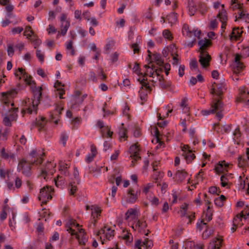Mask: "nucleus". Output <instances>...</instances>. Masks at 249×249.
Instances as JSON below:
<instances>
[{
	"label": "nucleus",
	"mask_w": 249,
	"mask_h": 249,
	"mask_svg": "<svg viewBox=\"0 0 249 249\" xmlns=\"http://www.w3.org/2000/svg\"><path fill=\"white\" fill-rule=\"evenodd\" d=\"M151 59H153V60H154L157 63V64L159 65H161L163 63V61L161 59V56L160 55V54H159L158 53H154V54L152 53L151 57L148 56V58H146V60L147 61V62L148 63L151 62L150 60H151Z\"/></svg>",
	"instance_id": "obj_36"
},
{
	"label": "nucleus",
	"mask_w": 249,
	"mask_h": 249,
	"mask_svg": "<svg viewBox=\"0 0 249 249\" xmlns=\"http://www.w3.org/2000/svg\"><path fill=\"white\" fill-rule=\"evenodd\" d=\"M242 33V31L239 28H234L230 35L231 40H237L239 39Z\"/></svg>",
	"instance_id": "obj_33"
},
{
	"label": "nucleus",
	"mask_w": 249,
	"mask_h": 249,
	"mask_svg": "<svg viewBox=\"0 0 249 249\" xmlns=\"http://www.w3.org/2000/svg\"><path fill=\"white\" fill-rule=\"evenodd\" d=\"M162 35L166 39L170 40L172 38V34L168 30H164L162 32Z\"/></svg>",
	"instance_id": "obj_59"
},
{
	"label": "nucleus",
	"mask_w": 249,
	"mask_h": 249,
	"mask_svg": "<svg viewBox=\"0 0 249 249\" xmlns=\"http://www.w3.org/2000/svg\"><path fill=\"white\" fill-rule=\"evenodd\" d=\"M61 21V34L63 36L66 35L70 27V21L67 19V15L62 14L60 17Z\"/></svg>",
	"instance_id": "obj_19"
},
{
	"label": "nucleus",
	"mask_w": 249,
	"mask_h": 249,
	"mask_svg": "<svg viewBox=\"0 0 249 249\" xmlns=\"http://www.w3.org/2000/svg\"><path fill=\"white\" fill-rule=\"evenodd\" d=\"M73 176L74 181H73V182H70L68 188L69 193L70 195H74L77 190V188L76 186L75 185V182H76L77 183H78L79 182L78 172L76 169H74Z\"/></svg>",
	"instance_id": "obj_21"
},
{
	"label": "nucleus",
	"mask_w": 249,
	"mask_h": 249,
	"mask_svg": "<svg viewBox=\"0 0 249 249\" xmlns=\"http://www.w3.org/2000/svg\"><path fill=\"white\" fill-rule=\"evenodd\" d=\"M243 6V3L241 1H239L233 4H230V7L233 10H242Z\"/></svg>",
	"instance_id": "obj_54"
},
{
	"label": "nucleus",
	"mask_w": 249,
	"mask_h": 249,
	"mask_svg": "<svg viewBox=\"0 0 249 249\" xmlns=\"http://www.w3.org/2000/svg\"><path fill=\"white\" fill-rule=\"evenodd\" d=\"M196 11V8L195 7L194 4L193 2H190L188 5V14L190 16L194 15Z\"/></svg>",
	"instance_id": "obj_53"
},
{
	"label": "nucleus",
	"mask_w": 249,
	"mask_h": 249,
	"mask_svg": "<svg viewBox=\"0 0 249 249\" xmlns=\"http://www.w3.org/2000/svg\"><path fill=\"white\" fill-rule=\"evenodd\" d=\"M152 142L153 144L155 145V148L156 149H161L164 146V143L160 140L159 137L157 135L154 137L152 140Z\"/></svg>",
	"instance_id": "obj_37"
},
{
	"label": "nucleus",
	"mask_w": 249,
	"mask_h": 249,
	"mask_svg": "<svg viewBox=\"0 0 249 249\" xmlns=\"http://www.w3.org/2000/svg\"><path fill=\"white\" fill-rule=\"evenodd\" d=\"M68 168V165L64 162L61 161L59 164V170L61 171L64 174L66 173V170Z\"/></svg>",
	"instance_id": "obj_57"
},
{
	"label": "nucleus",
	"mask_w": 249,
	"mask_h": 249,
	"mask_svg": "<svg viewBox=\"0 0 249 249\" xmlns=\"http://www.w3.org/2000/svg\"><path fill=\"white\" fill-rule=\"evenodd\" d=\"M199 49L200 52H205L204 50L206 49L211 45V41L207 39H200L198 42Z\"/></svg>",
	"instance_id": "obj_32"
},
{
	"label": "nucleus",
	"mask_w": 249,
	"mask_h": 249,
	"mask_svg": "<svg viewBox=\"0 0 249 249\" xmlns=\"http://www.w3.org/2000/svg\"><path fill=\"white\" fill-rule=\"evenodd\" d=\"M17 94V90L16 89H11L6 92L2 93V100L3 102L7 105L10 103L11 108L9 109V111H12V113L10 114V117L6 116L4 118L3 122L5 125L9 126L11 125V121L15 120L17 117V113L18 112V108L13 107L14 104L10 102V100L14 98Z\"/></svg>",
	"instance_id": "obj_2"
},
{
	"label": "nucleus",
	"mask_w": 249,
	"mask_h": 249,
	"mask_svg": "<svg viewBox=\"0 0 249 249\" xmlns=\"http://www.w3.org/2000/svg\"><path fill=\"white\" fill-rule=\"evenodd\" d=\"M147 48H148L147 52L148 53V56L151 57V55H152V52H150V49H151L152 48H153L154 47V42L151 39H149L147 41Z\"/></svg>",
	"instance_id": "obj_55"
},
{
	"label": "nucleus",
	"mask_w": 249,
	"mask_h": 249,
	"mask_svg": "<svg viewBox=\"0 0 249 249\" xmlns=\"http://www.w3.org/2000/svg\"><path fill=\"white\" fill-rule=\"evenodd\" d=\"M213 211L210 209V206H208L206 211H204L203 217L206 220L209 221L212 219Z\"/></svg>",
	"instance_id": "obj_43"
},
{
	"label": "nucleus",
	"mask_w": 249,
	"mask_h": 249,
	"mask_svg": "<svg viewBox=\"0 0 249 249\" xmlns=\"http://www.w3.org/2000/svg\"><path fill=\"white\" fill-rule=\"evenodd\" d=\"M238 18H243L247 21L248 19L249 20V13H246V11L242 10L238 13Z\"/></svg>",
	"instance_id": "obj_52"
},
{
	"label": "nucleus",
	"mask_w": 249,
	"mask_h": 249,
	"mask_svg": "<svg viewBox=\"0 0 249 249\" xmlns=\"http://www.w3.org/2000/svg\"><path fill=\"white\" fill-rule=\"evenodd\" d=\"M59 236L57 232H54L53 235L50 238V241L53 243L59 239Z\"/></svg>",
	"instance_id": "obj_63"
},
{
	"label": "nucleus",
	"mask_w": 249,
	"mask_h": 249,
	"mask_svg": "<svg viewBox=\"0 0 249 249\" xmlns=\"http://www.w3.org/2000/svg\"><path fill=\"white\" fill-rule=\"evenodd\" d=\"M213 6L214 9L218 12V17L222 23L221 28H224L225 23L227 20V16L224 4H221L219 1H216L213 3Z\"/></svg>",
	"instance_id": "obj_7"
},
{
	"label": "nucleus",
	"mask_w": 249,
	"mask_h": 249,
	"mask_svg": "<svg viewBox=\"0 0 249 249\" xmlns=\"http://www.w3.org/2000/svg\"><path fill=\"white\" fill-rule=\"evenodd\" d=\"M43 154V152L37 153L36 151L34 149L30 153V156L32 158L36 157L38 159L37 162L41 163L42 162V157Z\"/></svg>",
	"instance_id": "obj_42"
},
{
	"label": "nucleus",
	"mask_w": 249,
	"mask_h": 249,
	"mask_svg": "<svg viewBox=\"0 0 249 249\" xmlns=\"http://www.w3.org/2000/svg\"><path fill=\"white\" fill-rule=\"evenodd\" d=\"M163 110L164 112L163 113L162 116H161L160 114H159L158 116L159 120H161L162 121V117L164 118L168 116L169 113H171L172 111V108L170 106L168 105L163 109Z\"/></svg>",
	"instance_id": "obj_44"
},
{
	"label": "nucleus",
	"mask_w": 249,
	"mask_h": 249,
	"mask_svg": "<svg viewBox=\"0 0 249 249\" xmlns=\"http://www.w3.org/2000/svg\"><path fill=\"white\" fill-rule=\"evenodd\" d=\"M23 35L25 36L27 38L32 36L34 35V32L32 31L31 27L30 26H27L25 28L24 32L23 33Z\"/></svg>",
	"instance_id": "obj_48"
},
{
	"label": "nucleus",
	"mask_w": 249,
	"mask_h": 249,
	"mask_svg": "<svg viewBox=\"0 0 249 249\" xmlns=\"http://www.w3.org/2000/svg\"><path fill=\"white\" fill-rule=\"evenodd\" d=\"M140 149L137 144L132 145L129 149V151L126 152V154L128 156L130 154V157L131 158L132 161L131 166H133L135 165L134 161H137L140 159L139 156Z\"/></svg>",
	"instance_id": "obj_12"
},
{
	"label": "nucleus",
	"mask_w": 249,
	"mask_h": 249,
	"mask_svg": "<svg viewBox=\"0 0 249 249\" xmlns=\"http://www.w3.org/2000/svg\"><path fill=\"white\" fill-rule=\"evenodd\" d=\"M238 164L239 167H245L249 165V148L246 149L245 155L238 157Z\"/></svg>",
	"instance_id": "obj_23"
},
{
	"label": "nucleus",
	"mask_w": 249,
	"mask_h": 249,
	"mask_svg": "<svg viewBox=\"0 0 249 249\" xmlns=\"http://www.w3.org/2000/svg\"><path fill=\"white\" fill-rule=\"evenodd\" d=\"M249 91H246V88L245 87H242L239 89V96L238 97V100L239 101L244 102L246 100L247 101V104L249 105Z\"/></svg>",
	"instance_id": "obj_27"
},
{
	"label": "nucleus",
	"mask_w": 249,
	"mask_h": 249,
	"mask_svg": "<svg viewBox=\"0 0 249 249\" xmlns=\"http://www.w3.org/2000/svg\"><path fill=\"white\" fill-rule=\"evenodd\" d=\"M182 33L184 36H186L189 38L194 36L199 38L201 32L200 30L197 29L191 30L188 25L184 24L182 27Z\"/></svg>",
	"instance_id": "obj_14"
},
{
	"label": "nucleus",
	"mask_w": 249,
	"mask_h": 249,
	"mask_svg": "<svg viewBox=\"0 0 249 249\" xmlns=\"http://www.w3.org/2000/svg\"><path fill=\"white\" fill-rule=\"evenodd\" d=\"M185 249H202L203 245L200 243H195L194 242L188 241L185 245Z\"/></svg>",
	"instance_id": "obj_35"
},
{
	"label": "nucleus",
	"mask_w": 249,
	"mask_h": 249,
	"mask_svg": "<svg viewBox=\"0 0 249 249\" xmlns=\"http://www.w3.org/2000/svg\"><path fill=\"white\" fill-rule=\"evenodd\" d=\"M72 44L73 42L71 40L67 41L65 43V48L67 53L71 55H73L75 53Z\"/></svg>",
	"instance_id": "obj_39"
},
{
	"label": "nucleus",
	"mask_w": 249,
	"mask_h": 249,
	"mask_svg": "<svg viewBox=\"0 0 249 249\" xmlns=\"http://www.w3.org/2000/svg\"><path fill=\"white\" fill-rule=\"evenodd\" d=\"M230 168L229 164L225 160L219 161L214 167L215 172L217 174H220L226 172Z\"/></svg>",
	"instance_id": "obj_20"
},
{
	"label": "nucleus",
	"mask_w": 249,
	"mask_h": 249,
	"mask_svg": "<svg viewBox=\"0 0 249 249\" xmlns=\"http://www.w3.org/2000/svg\"><path fill=\"white\" fill-rule=\"evenodd\" d=\"M186 175L185 171L183 170L178 171L176 174V178L181 182L185 178Z\"/></svg>",
	"instance_id": "obj_47"
},
{
	"label": "nucleus",
	"mask_w": 249,
	"mask_h": 249,
	"mask_svg": "<svg viewBox=\"0 0 249 249\" xmlns=\"http://www.w3.org/2000/svg\"><path fill=\"white\" fill-rule=\"evenodd\" d=\"M162 53L164 57H166L170 54L172 58V64L178 66V64L179 56L177 54V48L174 44L170 45L164 48Z\"/></svg>",
	"instance_id": "obj_6"
},
{
	"label": "nucleus",
	"mask_w": 249,
	"mask_h": 249,
	"mask_svg": "<svg viewBox=\"0 0 249 249\" xmlns=\"http://www.w3.org/2000/svg\"><path fill=\"white\" fill-rule=\"evenodd\" d=\"M154 186L153 183H148L143 185L142 189V193L144 195H147L152 192V190Z\"/></svg>",
	"instance_id": "obj_40"
},
{
	"label": "nucleus",
	"mask_w": 249,
	"mask_h": 249,
	"mask_svg": "<svg viewBox=\"0 0 249 249\" xmlns=\"http://www.w3.org/2000/svg\"><path fill=\"white\" fill-rule=\"evenodd\" d=\"M137 80L140 82L141 84V89L139 90V93L140 98L142 100H144L146 95L147 90L149 88V86L147 81L145 80L144 76L142 78L139 77Z\"/></svg>",
	"instance_id": "obj_17"
},
{
	"label": "nucleus",
	"mask_w": 249,
	"mask_h": 249,
	"mask_svg": "<svg viewBox=\"0 0 249 249\" xmlns=\"http://www.w3.org/2000/svg\"><path fill=\"white\" fill-rule=\"evenodd\" d=\"M190 67L192 71H198L197 63L196 59H193L190 62Z\"/></svg>",
	"instance_id": "obj_51"
},
{
	"label": "nucleus",
	"mask_w": 249,
	"mask_h": 249,
	"mask_svg": "<svg viewBox=\"0 0 249 249\" xmlns=\"http://www.w3.org/2000/svg\"><path fill=\"white\" fill-rule=\"evenodd\" d=\"M67 231L72 236H74L78 240L79 244L84 245L87 241V238L84 231L74 220L69 219L66 223Z\"/></svg>",
	"instance_id": "obj_3"
},
{
	"label": "nucleus",
	"mask_w": 249,
	"mask_h": 249,
	"mask_svg": "<svg viewBox=\"0 0 249 249\" xmlns=\"http://www.w3.org/2000/svg\"><path fill=\"white\" fill-rule=\"evenodd\" d=\"M198 58L202 68L206 69L209 66L211 57L207 52H200Z\"/></svg>",
	"instance_id": "obj_13"
},
{
	"label": "nucleus",
	"mask_w": 249,
	"mask_h": 249,
	"mask_svg": "<svg viewBox=\"0 0 249 249\" xmlns=\"http://www.w3.org/2000/svg\"><path fill=\"white\" fill-rule=\"evenodd\" d=\"M18 170L19 172H21L22 174L27 176L29 174L30 167L25 160H22L18 164Z\"/></svg>",
	"instance_id": "obj_25"
},
{
	"label": "nucleus",
	"mask_w": 249,
	"mask_h": 249,
	"mask_svg": "<svg viewBox=\"0 0 249 249\" xmlns=\"http://www.w3.org/2000/svg\"><path fill=\"white\" fill-rule=\"evenodd\" d=\"M8 132V130L7 129H5L3 132L0 130V140L3 141L6 140L7 139V136Z\"/></svg>",
	"instance_id": "obj_60"
},
{
	"label": "nucleus",
	"mask_w": 249,
	"mask_h": 249,
	"mask_svg": "<svg viewBox=\"0 0 249 249\" xmlns=\"http://www.w3.org/2000/svg\"><path fill=\"white\" fill-rule=\"evenodd\" d=\"M206 227V223H204L202 220L198 221L197 223L196 228L197 230L199 231H202V230Z\"/></svg>",
	"instance_id": "obj_62"
},
{
	"label": "nucleus",
	"mask_w": 249,
	"mask_h": 249,
	"mask_svg": "<svg viewBox=\"0 0 249 249\" xmlns=\"http://www.w3.org/2000/svg\"><path fill=\"white\" fill-rule=\"evenodd\" d=\"M85 19L93 26H95L97 25V21L95 17H92L90 18L89 17H85Z\"/></svg>",
	"instance_id": "obj_58"
},
{
	"label": "nucleus",
	"mask_w": 249,
	"mask_h": 249,
	"mask_svg": "<svg viewBox=\"0 0 249 249\" xmlns=\"http://www.w3.org/2000/svg\"><path fill=\"white\" fill-rule=\"evenodd\" d=\"M23 30V28L22 27H16L11 29V33L13 35H15L20 34Z\"/></svg>",
	"instance_id": "obj_56"
},
{
	"label": "nucleus",
	"mask_w": 249,
	"mask_h": 249,
	"mask_svg": "<svg viewBox=\"0 0 249 249\" xmlns=\"http://www.w3.org/2000/svg\"><path fill=\"white\" fill-rule=\"evenodd\" d=\"M144 67L145 69L146 74L148 75L149 76H153L155 72L152 67L149 65H144Z\"/></svg>",
	"instance_id": "obj_49"
},
{
	"label": "nucleus",
	"mask_w": 249,
	"mask_h": 249,
	"mask_svg": "<svg viewBox=\"0 0 249 249\" xmlns=\"http://www.w3.org/2000/svg\"><path fill=\"white\" fill-rule=\"evenodd\" d=\"M14 52L13 45L12 44H9L7 49L8 55L10 57L14 55Z\"/></svg>",
	"instance_id": "obj_61"
},
{
	"label": "nucleus",
	"mask_w": 249,
	"mask_h": 249,
	"mask_svg": "<svg viewBox=\"0 0 249 249\" xmlns=\"http://www.w3.org/2000/svg\"><path fill=\"white\" fill-rule=\"evenodd\" d=\"M90 209L91 216L93 219L97 218L100 215L101 210L100 207L96 205H92L91 207L87 206V210Z\"/></svg>",
	"instance_id": "obj_31"
},
{
	"label": "nucleus",
	"mask_w": 249,
	"mask_h": 249,
	"mask_svg": "<svg viewBox=\"0 0 249 249\" xmlns=\"http://www.w3.org/2000/svg\"><path fill=\"white\" fill-rule=\"evenodd\" d=\"M221 184L222 187H228L229 181L226 175H223L220 178Z\"/></svg>",
	"instance_id": "obj_50"
},
{
	"label": "nucleus",
	"mask_w": 249,
	"mask_h": 249,
	"mask_svg": "<svg viewBox=\"0 0 249 249\" xmlns=\"http://www.w3.org/2000/svg\"><path fill=\"white\" fill-rule=\"evenodd\" d=\"M139 211L137 208H130L125 214V220L129 226L138 221Z\"/></svg>",
	"instance_id": "obj_8"
},
{
	"label": "nucleus",
	"mask_w": 249,
	"mask_h": 249,
	"mask_svg": "<svg viewBox=\"0 0 249 249\" xmlns=\"http://www.w3.org/2000/svg\"><path fill=\"white\" fill-rule=\"evenodd\" d=\"M31 88L34 96V98H28L25 100L22 110V113H36L37 106L39 103V98L41 95V87H36L34 85Z\"/></svg>",
	"instance_id": "obj_1"
},
{
	"label": "nucleus",
	"mask_w": 249,
	"mask_h": 249,
	"mask_svg": "<svg viewBox=\"0 0 249 249\" xmlns=\"http://www.w3.org/2000/svg\"><path fill=\"white\" fill-rule=\"evenodd\" d=\"M54 87L58 91V94L59 95V98H63L62 95L65 93V91L64 90V85H62L60 82L57 81L55 82Z\"/></svg>",
	"instance_id": "obj_38"
},
{
	"label": "nucleus",
	"mask_w": 249,
	"mask_h": 249,
	"mask_svg": "<svg viewBox=\"0 0 249 249\" xmlns=\"http://www.w3.org/2000/svg\"><path fill=\"white\" fill-rule=\"evenodd\" d=\"M222 242L221 236H218L213 238L210 242L208 249H220Z\"/></svg>",
	"instance_id": "obj_26"
},
{
	"label": "nucleus",
	"mask_w": 249,
	"mask_h": 249,
	"mask_svg": "<svg viewBox=\"0 0 249 249\" xmlns=\"http://www.w3.org/2000/svg\"><path fill=\"white\" fill-rule=\"evenodd\" d=\"M222 107L223 104L220 102V100L215 98L212 103L211 108L209 110H202L201 114L203 116H208L221 109Z\"/></svg>",
	"instance_id": "obj_11"
},
{
	"label": "nucleus",
	"mask_w": 249,
	"mask_h": 249,
	"mask_svg": "<svg viewBox=\"0 0 249 249\" xmlns=\"http://www.w3.org/2000/svg\"><path fill=\"white\" fill-rule=\"evenodd\" d=\"M188 98L183 97L181 100L180 109L183 113L187 114L189 112V108L188 107Z\"/></svg>",
	"instance_id": "obj_34"
},
{
	"label": "nucleus",
	"mask_w": 249,
	"mask_h": 249,
	"mask_svg": "<svg viewBox=\"0 0 249 249\" xmlns=\"http://www.w3.org/2000/svg\"><path fill=\"white\" fill-rule=\"evenodd\" d=\"M15 71L14 74L15 76L18 77L19 79L22 78L26 84L29 85L31 88L35 85L32 77L30 75H28L25 72V70L22 68H18L17 70H15Z\"/></svg>",
	"instance_id": "obj_9"
},
{
	"label": "nucleus",
	"mask_w": 249,
	"mask_h": 249,
	"mask_svg": "<svg viewBox=\"0 0 249 249\" xmlns=\"http://www.w3.org/2000/svg\"><path fill=\"white\" fill-rule=\"evenodd\" d=\"M214 85H213L212 93L215 95L220 96L225 90L224 80H221L220 84L214 83Z\"/></svg>",
	"instance_id": "obj_22"
},
{
	"label": "nucleus",
	"mask_w": 249,
	"mask_h": 249,
	"mask_svg": "<svg viewBox=\"0 0 249 249\" xmlns=\"http://www.w3.org/2000/svg\"><path fill=\"white\" fill-rule=\"evenodd\" d=\"M224 200V196L221 195L219 197H216L214 199V204L217 207H221L223 205Z\"/></svg>",
	"instance_id": "obj_45"
},
{
	"label": "nucleus",
	"mask_w": 249,
	"mask_h": 249,
	"mask_svg": "<svg viewBox=\"0 0 249 249\" xmlns=\"http://www.w3.org/2000/svg\"><path fill=\"white\" fill-rule=\"evenodd\" d=\"M187 207V205L186 204H184L181 206L179 212L181 216H185L186 215Z\"/></svg>",
	"instance_id": "obj_64"
},
{
	"label": "nucleus",
	"mask_w": 249,
	"mask_h": 249,
	"mask_svg": "<svg viewBox=\"0 0 249 249\" xmlns=\"http://www.w3.org/2000/svg\"><path fill=\"white\" fill-rule=\"evenodd\" d=\"M96 239L100 240L102 244L107 240H109L114 236L113 230L107 226H105L99 231L96 232Z\"/></svg>",
	"instance_id": "obj_5"
},
{
	"label": "nucleus",
	"mask_w": 249,
	"mask_h": 249,
	"mask_svg": "<svg viewBox=\"0 0 249 249\" xmlns=\"http://www.w3.org/2000/svg\"><path fill=\"white\" fill-rule=\"evenodd\" d=\"M137 196L134 194V191L129 190L126 196V200L130 203H134L137 199Z\"/></svg>",
	"instance_id": "obj_41"
},
{
	"label": "nucleus",
	"mask_w": 249,
	"mask_h": 249,
	"mask_svg": "<svg viewBox=\"0 0 249 249\" xmlns=\"http://www.w3.org/2000/svg\"><path fill=\"white\" fill-rule=\"evenodd\" d=\"M152 246V241L148 239H144L142 241L137 240L135 243V247L138 249H150Z\"/></svg>",
	"instance_id": "obj_18"
},
{
	"label": "nucleus",
	"mask_w": 249,
	"mask_h": 249,
	"mask_svg": "<svg viewBox=\"0 0 249 249\" xmlns=\"http://www.w3.org/2000/svg\"><path fill=\"white\" fill-rule=\"evenodd\" d=\"M248 56H249V47H245L242 49L241 54H236L235 55L234 61L231 65V67L234 74H237L243 67V64L240 61L241 57Z\"/></svg>",
	"instance_id": "obj_4"
},
{
	"label": "nucleus",
	"mask_w": 249,
	"mask_h": 249,
	"mask_svg": "<svg viewBox=\"0 0 249 249\" xmlns=\"http://www.w3.org/2000/svg\"><path fill=\"white\" fill-rule=\"evenodd\" d=\"M53 191V189L51 187H44L40 191V193L38 196V199L42 203H46L49 199L52 198Z\"/></svg>",
	"instance_id": "obj_10"
},
{
	"label": "nucleus",
	"mask_w": 249,
	"mask_h": 249,
	"mask_svg": "<svg viewBox=\"0 0 249 249\" xmlns=\"http://www.w3.org/2000/svg\"><path fill=\"white\" fill-rule=\"evenodd\" d=\"M63 109L61 105L58 106L55 109V115L51 114L50 115V120L51 121L53 122L55 124H57L59 120V114L61 111Z\"/></svg>",
	"instance_id": "obj_29"
},
{
	"label": "nucleus",
	"mask_w": 249,
	"mask_h": 249,
	"mask_svg": "<svg viewBox=\"0 0 249 249\" xmlns=\"http://www.w3.org/2000/svg\"><path fill=\"white\" fill-rule=\"evenodd\" d=\"M240 183L238 184V189L242 190L249 195V178H246L245 179H242L240 177Z\"/></svg>",
	"instance_id": "obj_28"
},
{
	"label": "nucleus",
	"mask_w": 249,
	"mask_h": 249,
	"mask_svg": "<svg viewBox=\"0 0 249 249\" xmlns=\"http://www.w3.org/2000/svg\"><path fill=\"white\" fill-rule=\"evenodd\" d=\"M249 215V210L248 207H247L245 210L241 212V213L237 215L233 219V224L234 226L237 224L238 221L241 220L242 218L246 219L247 216Z\"/></svg>",
	"instance_id": "obj_30"
},
{
	"label": "nucleus",
	"mask_w": 249,
	"mask_h": 249,
	"mask_svg": "<svg viewBox=\"0 0 249 249\" xmlns=\"http://www.w3.org/2000/svg\"><path fill=\"white\" fill-rule=\"evenodd\" d=\"M134 231L142 234L147 235L148 230L146 229V224L145 222L138 220L130 226Z\"/></svg>",
	"instance_id": "obj_15"
},
{
	"label": "nucleus",
	"mask_w": 249,
	"mask_h": 249,
	"mask_svg": "<svg viewBox=\"0 0 249 249\" xmlns=\"http://www.w3.org/2000/svg\"><path fill=\"white\" fill-rule=\"evenodd\" d=\"M120 238L122 242L127 245H129L133 241L132 235L127 231H123L120 235Z\"/></svg>",
	"instance_id": "obj_24"
},
{
	"label": "nucleus",
	"mask_w": 249,
	"mask_h": 249,
	"mask_svg": "<svg viewBox=\"0 0 249 249\" xmlns=\"http://www.w3.org/2000/svg\"><path fill=\"white\" fill-rule=\"evenodd\" d=\"M167 19L169 23L171 25L174 24L177 20V17L176 14L174 13H172L167 17Z\"/></svg>",
	"instance_id": "obj_46"
},
{
	"label": "nucleus",
	"mask_w": 249,
	"mask_h": 249,
	"mask_svg": "<svg viewBox=\"0 0 249 249\" xmlns=\"http://www.w3.org/2000/svg\"><path fill=\"white\" fill-rule=\"evenodd\" d=\"M181 150L183 152L182 155L184 156L186 162L189 163L195 158L194 154L193 153L192 149L188 145H183L181 146Z\"/></svg>",
	"instance_id": "obj_16"
}]
</instances>
